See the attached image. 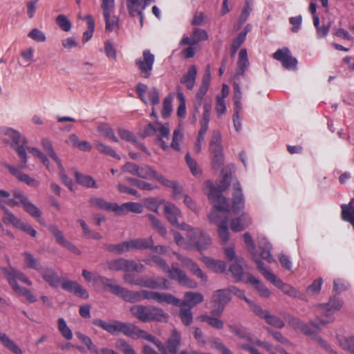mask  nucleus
<instances>
[{
    "mask_svg": "<svg viewBox=\"0 0 354 354\" xmlns=\"http://www.w3.org/2000/svg\"><path fill=\"white\" fill-rule=\"evenodd\" d=\"M43 279L48 283L50 287L57 288L61 283V279L57 272L51 268L42 269L39 272Z\"/></svg>",
    "mask_w": 354,
    "mask_h": 354,
    "instance_id": "bb28decb",
    "label": "nucleus"
},
{
    "mask_svg": "<svg viewBox=\"0 0 354 354\" xmlns=\"http://www.w3.org/2000/svg\"><path fill=\"white\" fill-rule=\"evenodd\" d=\"M245 205V200L242 192L241 184L237 181L233 185L232 194V211L234 213L243 209Z\"/></svg>",
    "mask_w": 354,
    "mask_h": 354,
    "instance_id": "4be33fe9",
    "label": "nucleus"
},
{
    "mask_svg": "<svg viewBox=\"0 0 354 354\" xmlns=\"http://www.w3.org/2000/svg\"><path fill=\"white\" fill-rule=\"evenodd\" d=\"M148 219L151 222L153 227L161 235L165 236L167 233V229L163 225L162 222L158 219L154 215L149 214L147 216Z\"/></svg>",
    "mask_w": 354,
    "mask_h": 354,
    "instance_id": "6e6d98bb",
    "label": "nucleus"
},
{
    "mask_svg": "<svg viewBox=\"0 0 354 354\" xmlns=\"http://www.w3.org/2000/svg\"><path fill=\"white\" fill-rule=\"evenodd\" d=\"M232 296L230 291L226 289H220L216 290L212 297V303L214 307L211 311L214 316H220L222 315L225 306L231 300Z\"/></svg>",
    "mask_w": 354,
    "mask_h": 354,
    "instance_id": "2eb2a0df",
    "label": "nucleus"
},
{
    "mask_svg": "<svg viewBox=\"0 0 354 354\" xmlns=\"http://www.w3.org/2000/svg\"><path fill=\"white\" fill-rule=\"evenodd\" d=\"M229 185L228 176L225 175L217 187H210L208 196L209 199L214 203L213 207L217 210H224L223 213H226V209L229 208V203L227 198L222 195V192L228 187Z\"/></svg>",
    "mask_w": 354,
    "mask_h": 354,
    "instance_id": "9d476101",
    "label": "nucleus"
},
{
    "mask_svg": "<svg viewBox=\"0 0 354 354\" xmlns=\"http://www.w3.org/2000/svg\"><path fill=\"white\" fill-rule=\"evenodd\" d=\"M2 272L9 285L16 294L19 296L24 297L28 303H35L37 301L36 296L30 289L20 286L17 281V280H19L21 282L31 286L32 285V282L25 273L12 267L8 268H2Z\"/></svg>",
    "mask_w": 354,
    "mask_h": 354,
    "instance_id": "7ed1b4c3",
    "label": "nucleus"
},
{
    "mask_svg": "<svg viewBox=\"0 0 354 354\" xmlns=\"http://www.w3.org/2000/svg\"><path fill=\"white\" fill-rule=\"evenodd\" d=\"M41 145L50 158H51L57 163V166L62 167V161L57 153L55 152L51 142L47 138H44L41 140Z\"/></svg>",
    "mask_w": 354,
    "mask_h": 354,
    "instance_id": "58836bf2",
    "label": "nucleus"
},
{
    "mask_svg": "<svg viewBox=\"0 0 354 354\" xmlns=\"http://www.w3.org/2000/svg\"><path fill=\"white\" fill-rule=\"evenodd\" d=\"M3 212L5 214L2 217V221L3 222V223L6 224V225H12L14 227L18 229L23 221L17 216H15L8 209H5Z\"/></svg>",
    "mask_w": 354,
    "mask_h": 354,
    "instance_id": "e433bc0d",
    "label": "nucleus"
},
{
    "mask_svg": "<svg viewBox=\"0 0 354 354\" xmlns=\"http://www.w3.org/2000/svg\"><path fill=\"white\" fill-rule=\"evenodd\" d=\"M108 268L112 271H124L126 272L136 271L142 272L145 270V266L141 263H138L135 261L128 260L120 258L107 262Z\"/></svg>",
    "mask_w": 354,
    "mask_h": 354,
    "instance_id": "4468645a",
    "label": "nucleus"
},
{
    "mask_svg": "<svg viewBox=\"0 0 354 354\" xmlns=\"http://www.w3.org/2000/svg\"><path fill=\"white\" fill-rule=\"evenodd\" d=\"M82 276L84 277L85 280L88 282L93 281L96 283H99L102 285L104 287H106L109 288L110 292L113 294L114 287H116V284L113 283V281L111 279H109L106 277L101 276L98 274H94L91 272H89L86 270H83Z\"/></svg>",
    "mask_w": 354,
    "mask_h": 354,
    "instance_id": "412c9836",
    "label": "nucleus"
},
{
    "mask_svg": "<svg viewBox=\"0 0 354 354\" xmlns=\"http://www.w3.org/2000/svg\"><path fill=\"white\" fill-rule=\"evenodd\" d=\"M134 250H145L151 248L153 245V241L151 237L140 238L132 239Z\"/></svg>",
    "mask_w": 354,
    "mask_h": 354,
    "instance_id": "8fccbe9b",
    "label": "nucleus"
},
{
    "mask_svg": "<svg viewBox=\"0 0 354 354\" xmlns=\"http://www.w3.org/2000/svg\"><path fill=\"white\" fill-rule=\"evenodd\" d=\"M58 330L62 335L67 340H71L73 337L71 330L68 327L64 318H59L57 320Z\"/></svg>",
    "mask_w": 354,
    "mask_h": 354,
    "instance_id": "4d7b16f0",
    "label": "nucleus"
},
{
    "mask_svg": "<svg viewBox=\"0 0 354 354\" xmlns=\"http://www.w3.org/2000/svg\"><path fill=\"white\" fill-rule=\"evenodd\" d=\"M144 262L148 266H151L152 263H155L165 272L168 273L169 277L171 279L177 281L183 286H187L191 288H194L197 286V283L189 279L185 272L177 267V264L173 263L171 269H170L165 259L159 256L153 255L151 257V259H145L144 260Z\"/></svg>",
    "mask_w": 354,
    "mask_h": 354,
    "instance_id": "39448f33",
    "label": "nucleus"
},
{
    "mask_svg": "<svg viewBox=\"0 0 354 354\" xmlns=\"http://www.w3.org/2000/svg\"><path fill=\"white\" fill-rule=\"evenodd\" d=\"M95 147L100 153L108 155L111 157L119 160L120 159V157L117 154V153L109 146H107L102 142H97Z\"/></svg>",
    "mask_w": 354,
    "mask_h": 354,
    "instance_id": "0e129e2a",
    "label": "nucleus"
},
{
    "mask_svg": "<svg viewBox=\"0 0 354 354\" xmlns=\"http://www.w3.org/2000/svg\"><path fill=\"white\" fill-rule=\"evenodd\" d=\"M13 198H10V194L5 190H0V208L4 211L8 209L6 205L10 207L21 205L24 210L33 218H40L41 212L39 209L28 198L19 190H14L12 192Z\"/></svg>",
    "mask_w": 354,
    "mask_h": 354,
    "instance_id": "f03ea898",
    "label": "nucleus"
},
{
    "mask_svg": "<svg viewBox=\"0 0 354 354\" xmlns=\"http://www.w3.org/2000/svg\"><path fill=\"white\" fill-rule=\"evenodd\" d=\"M223 210H217L214 208L209 215L211 222L216 224L218 226V234L223 244L227 243L229 241V231L227 228V218L229 214V208L226 209V213Z\"/></svg>",
    "mask_w": 354,
    "mask_h": 354,
    "instance_id": "9b49d317",
    "label": "nucleus"
},
{
    "mask_svg": "<svg viewBox=\"0 0 354 354\" xmlns=\"http://www.w3.org/2000/svg\"><path fill=\"white\" fill-rule=\"evenodd\" d=\"M203 296L201 293L195 292H187L184 296V300H180V307L188 306L191 308L203 302Z\"/></svg>",
    "mask_w": 354,
    "mask_h": 354,
    "instance_id": "cd10ccee",
    "label": "nucleus"
},
{
    "mask_svg": "<svg viewBox=\"0 0 354 354\" xmlns=\"http://www.w3.org/2000/svg\"><path fill=\"white\" fill-rule=\"evenodd\" d=\"M185 307V306L180 307L179 315L183 324L185 326H189L193 321L192 308Z\"/></svg>",
    "mask_w": 354,
    "mask_h": 354,
    "instance_id": "bf43d9fd",
    "label": "nucleus"
},
{
    "mask_svg": "<svg viewBox=\"0 0 354 354\" xmlns=\"http://www.w3.org/2000/svg\"><path fill=\"white\" fill-rule=\"evenodd\" d=\"M342 306L343 301L339 297L335 295L330 297L327 303L319 304L316 307L317 316L316 319L310 322L311 325L317 329H321L322 326L334 320V314L339 311Z\"/></svg>",
    "mask_w": 354,
    "mask_h": 354,
    "instance_id": "20e7f679",
    "label": "nucleus"
},
{
    "mask_svg": "<svg viewBox=\"0 0 354 354\" xmlns=\"http://www.w3.org/2000/svg\"><path fill=\"white\" fill-rule=\"evenodd\" d=\"M341 216L342 220L350 223L354 229V206L342 204L341 205Z\"/></svg>",
    "mask_w": 354,
    "mask_h": 354,
    "instance_id": "37998d69",
    "label": "nucleus"
},
{
    "mask_svg": "<svg viewBox=\"0 0 354 354\" xmlns=\"http://www.w3.org/2000/svg\"><path fill=\"white\" fill-rule=\"evenodd\" d=\"M130 312L133 316L145 323L167 322L169 318V315L162 308L151 305H135L130 308Z\"/></svg>",
    "mask_w": 354,
    "mask_h": 354,
    "instance_id": "423d86ee",
    "label": "nucleus"
},
{
    "mask_svg": "<svg viewBox=\"0 0 354 354\" xmlns=\"http://www.w3.org/2000/svg\"><path fill=\"white\" fill-rule=\"evenodd\" d=\"M137 176L143 179H155L159 183H163V176L158 174L151 166L143 165L139 167Z\"/></svg>",
    "mask_w": 354,
    "mask_h": 354,
    "instance_id": "393cba45",
    "label": "nucleus"
},
{
    "mask_svg": "<svg viewBox=\"0 0 354 354\" xmlns=\"http://www.w3.org/2000/svg\"><path fill=\"white\" fill-rule=\"evenodd\" d=\"M248 216L243 214L239 218H234L231 222V229L234 232H240L243 230L249 222H246Z\"/></svg>",
    "mask_w": 354,
    "mask_h": 354,
    "instance_id": "09e8293b",
    "label": "nucleus"
},
{
    "mask_svg": "<svg viewBox=\"0 0 354 354\" xmlns=\"http://www.w3.org/2000/svg\"><path fill=\"white\" fill-rule=\"evenodd\" d=\"M4 135L8 137V138H4L5 142H10L12 148L15 150L21 161V163L17 167L12 166L8 164H4V167L19 180L25 183L29 186L37 187L39 183L37 180L21 171L22 169L26 167L28 162V156L24 147V145L26 142V140H23L22 145H20V133L11 128L6 129Z\"/></svg>",
    "mask_w": 354,
    "mask_h": 354,
    "instance_id": "f257e3e1",
    "label": "nucleus"
},
{
    "mask_svg": "<svg viewBox=\"0 0 354 354\" xmlns=\"http://www.w3.org/2000/svg\"><path fill=\"white\" fill-rule=\"evenodd\" d=\"M178 259L182 262L183 266L189 270L194 275L201 278L203 281L207 280V277L203 274L197 264H196L191 259L187 257H178Z\"/></svg>",
    "mask_w": 354,
    "mask_h": 354,
    "instance_id": "c756f323",
    "label": "nucleus"
},
{
    "mask_svg": "<svg viewBox=\"0 0 354 354\" xmlns=\"http://www.w3.org/2000/svg\"><path fill=\"white\" fill-rule=\"evenodd\" d=\"M155 291L141 290L140 291L129 290L120 285L114 287L113 295L121 297L127 302L134 303L148 299L154 301Z\"/></svg>",
    "mask_w": 354,
    "mask_h": 354,
    "instance_id": "1a4fd4ad",
    "label": "nucleus"
},
{
    "mask_svg": "<svg viewBox=\"0 0 354 354\" xmlns=\"http://www.w3.org/2000/svg\"><path fill=\"white\" fill-rule=\"evenodd\" d=\"M197 74L196 66H191L186 74L181 79V83L185 84L188 90H192L195 85V81Z\"/></svg>",
    "mask_w": 354,
    "mask_h": 354,
    "instance_id": "72a5a7b5",
    "label": "nucleus"
},
{
    "mask_svg": "<svg viewBox=\"0 0 354 354\" xmlns=\"http://www.w3.org/2000/svg\"><path fill=\"white\" fill-rule=\"evenodd\" d=\"M180 343V334L174 330L166 344L164 345L160 342V345L158 346V348L162 354H176Z\"/></svg>",
    "mask_w": 354,
    "mask_h": 354,
    "instance_id": "6ab92c4d",
    "label": "nucleus"
},
{
    "mask_svg": "<svg viewBox=\"0 0 354 354\" xmlns=\"http://www.w3.org/2000/svg\"><path fill=\"white\" fill-rule=\"evenodd\" d=\"M211 110V103L205 102L203 105V113L202 115V118L200 120L201 129L198 131L196 142L194 145V151L196 153H198L201 150V142L204 140L205 134L207 131L209 127Z\"/></svg>",
    "mask_w": 354,
    "mask_h": 354,
    "instance_id": "dca6fc26",
    "label": "nucleus"
},
{
    "mask_svg": "<svg viewBox=\"0 0 354 354\" xmlns=\"http://www.w3.org/2000/svg\"><path fill=\"white\" fill-rule=\"evenodd\" d=\"M62 288L68 292L74 293L80 297L84 299L88 298L89 295L87 290L76 281L70 280L64 281L62 283Z\"/></svg>",
    "mask_w": 354,
    "mask_h": 354,
    "instance_id": "b1692460",
    "label": "nucleus"
},
{
    "mask_svg": "<svg viewBox=\"0 0 354 354\" xmlns=\"http://www.w3.org/2000/svg\"><path fill=\"white\" fill-rule=\"evenodd\" d=\"M163 183H160L162 185L171 187L173 189V194L174 195L175 198H178V196L181 194L183 192V188L176 183L174 181H171L167 178H166L165 176H163Z\"/></svg>",
    "mask_w": 354,
    "mask_h": 354,
    "instance_id": "69168bd1",
    "label": "nucleus"
},
{
    "mask_svg": "<svg viewBox=\"0 0 354 354\" xmlns=\"http://www.w3.org/2000/svg\"><path fill=\"white\" fill-rule=\"evenodd\" d=\"M288 322L297 330L308 335L313 334V331L310 329L309 326L298 318L292 317L289 319Z\"/></svg>",
    "mask_w": 354,
    "mask_h": 354,
    "instance_id": "ea45409f",
    "label": "nucleus"
},
{
    "mask_svg": "<svg viewBox=\"0 0 354 354\" xmlns=\"http://www.w3.org/2000/svg\"><path fill=\"white\" fill-rule=\"evenodd\" d=\"M0 342L8 350L14 354H23L21 349L16 344V343L9 338V337L0 332Z\"/></svg>",
    "mask_w": 354,
    "mask_h": 354,
    "instance_id": "4c0bfd02",
    "label": "nucleus"
},
{
    "mask_svg": "<svg viewBox=\"0 0 354 354\" xmlns=\"http://www.w3.org/2000/svg\"><path fill=\"white\" fill-rule=\"evenodd\" d=\"M154 63L155 55L149 49L144 50L142 56L135 60V65L139 71L140 77L145 79L151 77Z\"/></svg>",
    "mask_w": 354,
    "mask_h": 354,
    "instance_id": "ddd939ff",
    "label": "nucleus"
},
{
    "mask_svg": "<svg viewBox=\"0 0 354 354\" xmlns=\"http://www.w3.org/2000/svg\"><path fill=\"white\" fill-rule=\"evenodd\" d=\"M288 322L297 330L308 335L313 334V331L310 329L309 326L298 318L292 317L289 319Z\"/></svg>",
    "mask_w": 354,
    "mask_h": 354,
    "instance_id": "a19ab883",
    "label": "nucleus"
},
{
    "mask_svg": "<svg viewBox=\"0 0 354 354\" xmlns=\"http://www.w3.org/2000/svg\"><path fill=\"white\" fill-rule=\"evenodd\" d=\"M111 14L109 13L108 16L103 15L105 21V28L109 32H112L118 28L119 19L115 15L111 16Z\"/></svg>",
    "mask_w": 354,
    "mask_h": 354,
    "instance_id": "13d9d810",
    "label": "nucleus"
},
{
    "mask_svg": "<svg viewBox=\"0 0 354 354\" xmlns=\"http://www.w3.org/2000/svg\"><path fill=\"white\" fill-rule=\"evenodd\" d=\"M243 237L244 242L247 245V249L248 252L252 254L254 261L256 262V260H260L255 254L256 248L251 235L248 232H245Z\"/></svg>",
    "mask_w": 354,
    "mask_h": 354,
    "instance_id": "052dcab7",
    "label": "nucleus"
},
{
    "mask_svg": "<svg viewBox=\"0 0 354 354\" xmlns=\"http://www.w3.org/2000/svg\"><path fill=\"white\" fill-rule=\"evenodd\" d=\"M165 214L169 222L174 226L179 227H183V223L181 226L179 225L178 219L181 215L180 209L174 204L167 203L165 206Z\"/></svg>",
    "mask_w": 354,
    "mask_h": 354,
    "instance_id": "a878e982",
    "label": "nucleus"
},
{
    "mask_svg": "<svg viewBox=\"0 0 354 354\" xmlns=\"http://www.w3.org/2000/svg\"><path fill=\"white\" fill-rule=\"evenodd\" d=\"M257 267L263 277L270 281L275 286L281 290V291L292 297H300L299 292L292 286L283 283L280 279H278L272 272L268 270L264 267V263L261 260H256Z\"/></svg>",
    "mask_w": 354,
    "mask_h": 354,
    "instance_id": "6e6552de",
    "label": "nucleus"
},
{
    "mask_svg": "<svg viewBox=\"0 0 354 354\" xmlns=\"http://www.w3.org/2000/svg\"><path fill=\"white\" fill-rule=\"evenodd\" d=\"M84 19L86 21L87 23L88 30L83 33V43H86L91 39L95 29V21L91 15H86Z\"/></svg>",
    "mask_w": 354,
    "mask_h": 354,
    "instance_id": "de8ad7c7",
    "label": "nucleus"
},
{
    "mask_svg": "<svg viewBox=\"0 0 354 354\" xmlns=\"http://www.w3.org/2000/svg\"><path fill=\"white\" fill-rule=\"evenodd\" d=\"M208 39L207 32L203 29L196 28L193 30L192 44H196L201 41H205Z\"/></svg>",
    "mask_w": 354,
    "mask_h": 354,
    "instance_id": "338daca9",
    "label": "nucleus"
},
{
    "mask_svg": "<svg viewBox=\"0 0 354 354\" xmlns=\"http://www.w3.org/2000/svg\"><path fill=\"white\" fill-rule=\"evenodd\" d=\"M338 341L344 349L348 350L352 354H354V335L345 338H338Z\"/></svg>",
    "mask_w": 354,
    "mask_h": 354,
    "instance_id": "774afa93",
    "label": "nucleus"
},
{
    "mask_svg": "<svg viewBox=\"0 0 354 354\" xmlns=\"http://www.w3.org/2000/svg\"><path fill=\"white\" fill-rule=\"evenodd\" d=\"M249 64L247 50L245 48H242L239 53L237 68L235 74L236 76L243 75L248 68Z\"/></svg>",
    "mask_w": 354,
    "mask_h": 354,
    "instance_id": "2f4dec72",
    "label": "nucleus"
},
{
    "mask_svg": "<svg viewBox=\"0 0 354 354\" xmlns=\"http://www.w3.org/2000/svg\"><path fill=\"white\" fill-rule=\"evenodd\" d=\"M77 182L86 187L97 188L95 180L90 176L84 175L79 172H75V174Z\"/></svg>",
    "mask_w": 354,
    "mask_h": 354,
    "instance_id": "a18cd8bd",
    "label": "nucleus"
},
{
    "mask_svg": "<svg viewBox=\"0 0 354 354\" xmlns=\"http://www.w3.org/2000/svg\"><path fill=\"white\" fill-rule=\"evenodd\" d=\"M259 250H261V257L271 263L274 260L271 254L272 245L265 238L259 239L258 241Z\"/></svg>",
    "mask_w": 354,
    "mask_h": 354,
    "instance_id": "473e14b6",
    "label": "nucleus"
},
{
    "mask_svg": "<svg viewBox=\"0 0 354 354\" xmlns=\"http://www.w3.org/2000/svg\"><path fill=\"white\" fill-rule=\"evenodd\" d=\"M97 131L105 138L110 139L115 142H118V139L115 136L113 129L108 124H100L97 127Z\"/></svg>",
    "mask_w": 354,
    "mask_h": 354,
    "instance_id": "49530a36",
    "label": "nucleus"
},
{
    "mask_svg": "<svg viewBox=\"0 0 354 354\" xmlns=\"http://www.w3.org/2000/svg\"><path fill=\"white\" fill-rule=\"evenodd\" d=\"M209 150L212 153V165L214 168L221 167L224 163V156L221 146V137L218 131H214L210 142Z\"/></svg>",
    "mask_w": 354,
    "mask_h": 354,
    "instance_id": "f3484780",
    "label": "nucleus"
},
{
    "mask_svg": "<svg viewBox=\"0 0 354 354\" xmlns=\"http://www.w3.org/2000/svg\"><path fill=\"white\" fill-rule=\"evenodd\" d=\"M244 300L247 302V304L249 305L251 310L255 315H257L260 318L265 319V317H266V315L268 313V310H263L260 306L257 305L252 301H251L250 299H249L247 297H244Z\"/></svg>",
    "mask_w": 354,
    "mask_h": 354,
    "instance_id": "e2e57ef3",
    "label": "nucleus"
},
{
    "mask_svg": "<svg viewBox=\"0 0 354 354\" xmlns=\"http://www.w3.org/2000/svg\"><path fill=\"white\" fill-rule=\"evenodd\" d=\"M138 337H142L145 339L148 340L149 342H151L153 343L157 347L160 345V341L152 335L147 333L146 331L143 330H140L137 326V330L136 331V334L133 336H131V338H138Z\"/></svg>",
    "mask_w": 354,
    "mask_h": 354,
    "instance_id": "5fc2aeb1",
    "label": "nucleus"
},
{
    "mask_svg": "<svg viewBox=\"0 0 354 354\" xmlns=\"http://www.w3.org/2000/svg\"><path fill=\"white\" fill-rule=\"evenodd\" d=\"M23 256L24 257L26 268L35 270L39 272L41 271L43 269L41 263L33 254L28 252H24Z\"/></svg>",
    "mask_w": 354,
    "mask_h": 354,
    "instance_id": "f704fd0d",
    "label": "nucleus"
},
{
    "mask_svg": "<svg viewBox=\"0 0 354 354\" xmlns=\"http://www.w3.org/2000/svg\"><path fill=\"white\" fill-rule=\"evenodd\" d=\"M138 286L145 287L150 289H169L168 281L165 278L158 277L154 279L151 277H140Z\"/></svg>",
    "mask_w": 354,
    "mask_h": 354,
    "instance_id": "aec40b11",
    "label": "nucleus"
},
{
    "mask_svg": "<svg viewBox=\"0 0 354 354\" xmlns=\"http://www.w3.org/2000/svg\"><path fill=\"white\" fill-rule=\"evenodd\" d=\"M248 281L254 286L260 296L263 297H268L270 296V291L259 279L250 275L248 277Z\"/></svg>",
    "mask_w": 354,
    "mask_h": 354,
    "instance_id": "79ce46f5",
    "label": "nucleus"
},
{
    "mask_svg": "<svg viewBox=\"0 0 354 354\" xmlns=\"http://www.w3.org/2000/svg\"><path fill=\"white\" fill-rule=\"evenodd\" d=\"M66 142L74 148H77L82 151L88 152L92 149V145L90 142L86 140H80L77 136L75 133L71 134Z\"/></svg>",
    "mask_w": 354,
    "mask_h": 354,
    "instance_id": "c85d7f7f",
    "label": "nucleus"
},
{
    "mask_svg": "<svg viewBox=\"0 0 354 354\" xmlns=\"http://www.w3.org/2000/svg\"><path fill=\"white\" fill-rule=\"evenodd\" d=\"M205 263L208 268L216 272H223L226 269V265L225 262L222 261L209 258L205 260Z\"/></svg>",
    "mask_w": 354,
    "mask_h": 354,
    "instance_id": "603ef678",
    "label": "nucleus"
},
{
    "mask_svg": "<svg viewBox=\"0 0 354 354\" xmlns=\"http://www.w3.org/2000/svg\"><path fill=\"white\" fill-rule=\"evenodd\" d=\"M182 230L189 231L188 234L190 245L199 251L206 250L211 244L210 237L199 229L193 230L189 225L184 224Z\"/></svg>",
    "mask_w": 354,
    "mask_h": 354,
    "instance_id": "f8f14e48",
    "label": "nucleus"
},
{
    "mask_svg": "<svg viewBox=\"0 0 354 354\" xmlns=\"http://www.w3.org/2000/svg\"><path fill=\"white\" fill-rule=\"evenodd\" d=\"M154 301L160 304H167L180 307V300L170 293L156 292Z\"/></svg>",
    "mask_w": 354,
    "mask_h": 354,
    "instance_id": "7c9ffc66",
    "label": "nucleus"
},
{
    "mask_svg": "<svg viewBox=\"0 0 354 354\" xmlns=\"http://www.w3.org/2000/svg\"><path fill=\"white\" fill-rule=\"evenodd\" d=\"M156 133L159 134L157 136L156 140L160 145V147L164 151H167L169 149V145L164 140V138H169L170 129L169 123L162 124L159 122H156Z\"/></svg>",
    "mask_w": 354,
    "mask_h": 354,
    "instance_id": "5701e85b",
    "label": "nucleus"
},
{
    "mask_svg": "<svg viewBox=\"0 0 354 354\" xmlns=\"http://www.w3.org/2000/svg\"><path fill=\"white\" fill-rule=\"evenodd\" d=\"M183 138V133L180 127L176 128L173 132V137L169 147L174 150L179 151L180 150V142Z\"/></svg>",
    "mask_w": 354,
    "mask_h": 354,
    "instance_id": "864d4df0",
    "label": "nucleus"
},
{
    "mask_svg": "<svg viewBox=\"0 0 354 354\" xmlns=\"http://www.w3.org/2000/svg\"><path fill=\"white\" fill-rule=\"evenodd\" d=\"M75 335L92 353L97 354L99 353L96 346L93 343L89 337L81 333L80 332H75Z\"/></svg>",
    "mask_w": 354,
    "mask_h": 354,
    "instance_id": "3c124183",
    "label": "nucleus"
},
{
    "mask_svg": "<svg viewBox=\"0 0 354 354\" xmlns=\"http://www.w3.org/2000/svg\"><path fill=\"white\" fill-rule=\"evenodd\" d=\"M92 323L112 335H118L121 333L127 337H131L136 334L137 330V326L133 324L122 322L115 319L110 322H106L102 319H96L93 320Z\"/></svg>",
    "mask_w": 354,
    "mask_h": 354,
    "instance_id": "0eeeda50",
    "label": "nucleus"
},
{
    "mask_svg": "<svg viewBox=\"0 0 354 354\" xmlns=\"http://www.w3.org/2000/svg\"><path fill=\"white\" fill-rule=\"evenodd\" d=\"M198 319L201 322H206L210 326L218 330L222 329L224 326V323L222 320L207 315H201L198 317Z\"/></svg>",
    "mask_w": 354,
    "mask_h": 354,
    "instance_id": "c03bdc74",
    "label": "nucleus"
},
{
    "mask_svg": "<svg viewBox=\"0 0 354 354\" xmlns=\"http://www.w3.org/2000/svg\"><path fill=\"white\" fill-rule=\"evenodd\" d=\"M89 203L93 207L110 211L111 203H109L102 198L93 197L90 198Z\"/></svg>",
    "mask_w": 354,
    "mask_h": 354,
    "instance_id": "680f3d73",
    "label": "nucleus"
},
{
    "mask_svg": "<svg viewBox=\"0 0 354 354\" xmlns=\"http://www.w3.org/2000/svg\"><path fill=\"white\" fill-rule=\"evenodd\" d=\"M228 328L238 337L245 339L248 342H253L252 334L245 328L233 324L228 325Z\"/></svg>",
    "mask_w": 354,
    "mask_h": 354,
    "instance_id": "c9c22d12",
    "label": "nucleus"
},
{
    "mask_svg": "<svg viewBox=\"0 0 354 354\" xmlns=\"http://www.w3.org/2000/svg\"><path fill=\"white\" fill-rule=\"evenodd\" d=\"M272 57L276 60L281 62L282 66L288 70H294L297 68V60L291 55L288 48L278 49Z\"/></svg>",
    "mask_w": 354,
    "mask_h": 354,
    "instance_id": "a211bd4d",
    "label": "nucleus"
}]
</instances>
